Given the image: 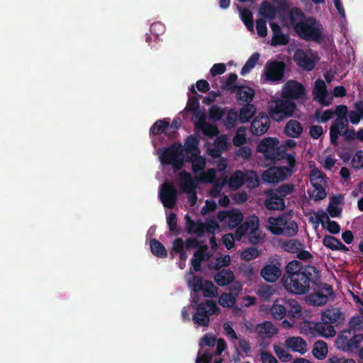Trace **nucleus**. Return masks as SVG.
<instances>
[{
  "instance_id": "nucleus-33",
  "label": "nucleus",
  "mask_w": 363,
  "mask_h": 363,
  "mask_svg": "<svg viewBox=\"0 0 363 363\" xmlns=\"http://www.w3.org/2000/svg\"><path fill=\"white\" fill-rule=\"evenodd\" d=\"M314 330L321 336L328 337L335 335V330L331 323L326 321L318 322L314 325Z\"/></svg>"
},
{
  "instance_id": "nucleus-56",
  "label": "nucleus",
  "mask_w": 363,
  "mask_h": 363,
  "mask_svg": "<svg viewBox=\"0 0 363 363\" xmlns=\"http://www.w3.org/2000/svg\"><path fill=\"white\" fill-rule=\"evenodd\" d=\"M340 240L334 236L326 235L323 237V245L331 250H336Z\"/></svg>"
},
{
  "instance_id": "nucleus-50",
  "label": "nucleus",
  "mask_w": 363,
  "mask_h": 363,
  "mask_svg": "<svg viewBox=\"0 0 363 363\" xmlns=\"http://www.w3.org/2000/svg\"><path fill=\"white\" fill-rule=\"evenodd\" d=\"M240 16L241 19L246 26L247 28L250 31H253L254 22L252 12L247 9H244L241 11Z\"/></svg>"
},
{
  "instance_id": "nucleus-31",
  "label": "nucleus",
  "mask_w": 363,
  "mask_h": 363,
  "mask_svg": "<svg viewBox=\"0 0 363 363\" xmlns=\"http://www.w3.org/2000/svg\"><path fill=\"white\" fill-rule=\"evenodd\" d=\"M184 160L191 163L192 171L197 173L203 170L206 166V159L199 155H186Z\"/></svg>"
},
{
  "instance_id": "nucleus-10",
  "label": "nucleus",
  "mask_w": 363,
  "mask_h": 363,
  "mask_svg": "<svg viewBox=\"0 0 363 363\" xmlns=\"http://www.w3.org/2000/svg\"><path fill=\"white\" fill-rule=\"evenodd\" d=\"M279 140L276 138H264L257 146V151L263 153L264 158L270 163L283 159V152L279 147Z\"/></svg>"
},
{
  "instance_id": "nucleus-36",
  "label": "nucleus",
  "mask_w": 363,
  "mask_h": 363,
  "mask_svg": "<svg viewBox=\"0 0 363 363\" xmlns=\"http://www.w3.org/2000/svg\"><path fill=\"white\" fill-rule=\"evenodd\" d=\"M169 123L166 119H159L155 122L150 128V133L154 135H159L162 133L169 135Z\"/></svg>"
},
{
  "instance_id": "nucleus-20",
  "label": "nucleus",
  "mask_w": 363,
  "mask_h": 363,
  "mask_svg": "<svg viewBox=\"0 0 363 363\" xmlns=\"http://www.w3.org/2000/svg\"><path fill=\"white\" fill-rule=\"evenodd\" d=\"M269 26L272 31V38L270 43L272 46L286 45L289 43V35L283 33L281 28L279 24L271 22Z\"/></svg>"
},
{
  "instance_id": "nucleus-37",
  "label": "nucleus",
  "mask_w": 363,
  "mask_h": 363,
  "mask_svg": "<svg viewBox=\"0 0 363 363\" xmlns=\"http://www.w3.org/2000/svg\"><path fill=\"white\" fill-rule=\"evenodd\" d=\"M256 111V107L254 104H247L240 111L239 120L241 123L249 122L254 116Z\"/></svg>"
},
{
  "instance_id": "nucleus-59",
  "label": "nucleus",
  "mask_w": 363,
  "mask_h": 363,
  "mask_svg": "<svg viewBox=\"0 0 363 363\" xmlns=\"http://www.w3.org/2000/svg\"><path fill=\"white\" fill-rule=\"evenodd\" d=\"M334 115L335 112H333V110L328 109L324 111L322 114H320L319 111H316L314 114V117L319 122L326 123L330 119H331Z\"/></svg>"
},
{
  "instance_id": "nucleus-53",
  "label": "nucleus",
  "mask_w": 363,
  "mask_h": 363,
  "mask_svg": "<svg viewBox=\"0 0 363 363\" xmlns=\"http://www.w3.org/2000/svg\"><path fill=\"white\" fill-rule=\"evenodd\" d=\"M169 230L173 235H178L179 230L177 228V218L174 213H171L167 219Z\"/></svg>"
},
{
  "instance_id": "nucleus-8",
  "label": "nucleus",
  "mask_w": 363,
  "mask_h": 363,
  "mask_svg": "<svg viewBox=\"0 0 363 363\" xmlns=\"http://www.w3.org/2000/svg\"><path fill=\"white\" fill-rule=\"evenodd\" d=\"M362 342L363 333L357 334L354 330L342 331L336 340L337 347L343 352L359 350Z\"/></svg>"
},
{
  "instance_id": "nucleus-52",
  "label": "nucleus",
  "mask_w": 363,
  "mask_h": 363,
  "mask_svg": "<svg viewBox=\"0 0 363 363\" xmlns=\"http://www.w3.org/2000/svg\"><path fill=\"white\" fill-rule=\"evenodd\" d=\"M200 128L203 133L209 138L216 136L219 133V130L216 125L207 123H201Z\"/></svg>"
},
{
  "instance_id": "nucleus-23",
  "label": "nucleus",
  "mask_w": 363,
  "mask_h": 363,
  "mask_svg": "<svg viewBox=\"0 0 363 363\" xmlns=\"http://www.w3.org/2000/svg\"><path fill=\"white\" fill-rule=\"evenodd\" d=\"M313 95L314 99L318 101L321 104L324 106L330 105V101L325 100L328 95L327 86L325 82L321 79H318L315 82Z\"/></svg>"
},
{
  "instance_id": "nucleus-2",
  "label": "nucleus",
  "mask_w": 363,
  "mask_h": 363,
  "mask_svg": "<svg viewBox=\"0 0 363 363\" xmlns=\"http://www.w3.org/2000/svg\"><path fill=\"white\" fill-rule=\"evenodd\" d=\"M247 234L248 241L252 245H258L264 240V235L259 229V218L255 215L249 216L242 224L237 228L235 239L241 240L242 237Z\"/></svg>"
},
{
  "instance_id": "nucleus-40",
  "label": "nucleus",
  "mask_w": 363,
  "mask_h": 363,
  "mask_svg": "<svg viewBox=\"0 0 363 363\" xmlns=\"http://www.w3.org/2000/svg\"><path fill=\"white\" fill-rule=\"evenodd\" d=\"M277 12V9L272 5L269 2L264 1L261 4L259 13L265 18L269 20H272L275 18Z\"/></svg>"
},
{
  "instance_id": "nucleus-9",
  "label": "nucleus",
  "mask_w": 363,
  "mask_h": 363,
  "mask_svg": "<svg viewBox=\"0 0 363 363\" xmlns=\"http://www.w3.org/2000/svg\"><path fill=\"white\" fill-rule=\"evenodd\" d=\"M296 109L294 101L284 98L275 100L269 110V115L275 121L280 122L286 118L292 117Z\"/></svg>"
},
{
  "instance_id": "nucleus-57",
  "label": "nucleus",
  "mask_w": 363,
  "mask_h": 363,
  "mask_svg": "<svg viewBox=\"0 0 363 363\" xmlns=\"http://www.w3.org/2000/svg\"><path fill=\"white\" fill-rule=\"evenodd\" d=\"M314 191L311 195V197L315 201H320L326 197V191L322 184H318V186H313Z\"/></svg>"
},
{
  "instance_id": "nucleus-46",
  "label": "nucleus",
  "mask_w": 363,
  "mask_h": 363,
  "mask_svg": "<svg viewBox=\"0 0 363 363\" xmlns=\"http://www.w3.org/2000/svg\"><path fill=\"white\" fill-rule=\"evenodd\" d=\"M201 292L204 297L214 298L218 295V289L211 281L206 280Z\"/></svg>"
},
{
  "instance_id": "nucleus-6",
  "label": "nucleus",
  "mask_w": 363,
  "mask_h": 363,
  "mask_svg": "<svg viewBox=\"0 0 363 363\" xmlns=\"http://www.w3.org/2000/svg\"><path fill=\"white\" fill-rule=\"evenodd\" d=\"M269 230L274 235L294 236L298 232V225L287 216L270 217L268 220Z\"/></svg>"
},
{
  "instance_id": "nucleus-5",
  "label": "nucleus",
  "mask_w": 363,
  "mask_h": 363,
  "mask_svg": "<svg viewBox=\"0 0 363 363\" xmlns=\"http://www.w3.org/2000/svg\"><path fill=\"white\" fill-rule=\"evenodd\" d=\"M294 29L300 38L306 41L320 42L322 39L320 25L313 18L309 17L299 21Z\"/></svg>"
},
{
  "instance_id": "nucleus-35",
  "label": "nucleus",
  "mask_w": 363,
  "mask_h": 363,
  "mask_svg": "<svg viewBox=\"0 0 363 363\" xmlns=\"http://www.w3.org/2000/svg\"><path fill=\"white\" fill-rule=\"evenodd\" d=\"M197 228L198 236L201 237L205 232L213 234L219 227L218 223L215 220H208L206 223L199 221Z\"/></svg>"
},
{
  "instance_id": "nucleus-54",
  "label": "nucleus",
  "mask_w": 363,
  "mask_h": 363,
  "mask_svg": "<svg viewBox=\"0 0 363 363\" xmlns=\"http://www.w3.org/2000/svg\"><path fill=\"white\" fill-rule=\"evenodd\" d=\"M274 352L281 362H287L292 359V355L279 345H274Z\"/></svg>"
},
{
  "instance_id": "nucleus-26",
  "label": "nucleus",
  "mask_w": 363,
  "mask_h": 363,
  "mask_svg": "<svg viewBox=\"0 0 363 363\" xmlns=\"http://www.w3.org/2000/svg\"><path fill=\"white\" fill-rule=\"evenodd\" d=\"M285 345L294 352L303 354L307 351V344L301 337H291L286 340Z\"/></svg>"
},
{
  "instance_id": "nucleus-44",
  "label": "nucleus",
  "mask_w": 363,
  "mask_h": 363,
  "mask_svg": "<svg viewBox=\"0 0 363 363\" xmlns=\"http://www.w3.org/2000/svg\"><path fill=\"white\" fill-rule=\"evenodd\" d=\"M310 182L312 186H318L325 182V174L317 168H314L310 173Z\"/></svg>"
},
{
  "instance_id": "nucleus-1",
  "label": "nucleus",
  "mask_w": 363,
  "mask_h": 363,
  "mask_svg": "<svg viewBox=\"0 0 363 363\" xmlns=\"http://www.w3.org/2000/svg\"><path fill=\"white\" fill-rule=\"evenodd\" d=\"M282 283L285 289L294 294L302 295L308 292L311 285H318L320 272L312 265H303L296 259L289 262L285 267Z\"/></svg>"
},
{
  "instance_id": "nucleus-64",
  "label": "nucleus",
  "mask_w": 363,
  "mask_h": 363,
  "mask_svg": "<svg viewBox=\"0 0 363 363\" xmlns=\"http://www.w3.org/2000/svg\"><path fill=\"white\" fill-rule=\"evenodd\" d=\"M216 171L213 168L208 169L201 176V181L205 183L213 184L215 182Z\"/></svg>"
},
{
  "instance_id": "nucleus-63",
  "label": "nucleus",
  "mask_w": 363,
  "mask_h": 363,
  "mask_svg": "<svg viewBox=\"0 0 363 363\" xmlns=\"http://www.w3.org/2000/svg\"><path fill=\"white\" fill-rule=\"evenodd\" d=\"M338 132L340 133L339 136H344L347 141L353 140L356 137L354 129L353 128H349V126L347 128H339Z\"/></svg>"
},
{
  "instance_id": "nucleus-43",
  "label": "nucleus",
  "mask_w": 363,
  "mask_h": 363,
  "mask_svg": "<svg viewBox=\"0 0 363 363\" xmlns=\"http://www.w3.org/2000/svg\"><path fill=\"white\" fill-rule=\"evenodd\" d=\"M260 55L259 52H254L247 60L244 66L242 67L240 74L244 76L249 73L250 70L254 68L259 59Z\"/></svg>"
},
{
  "instance_id": "nucleus-60",
  "label": "nucleus",
  "mask_w": 363,
  "mask_h": 363,
  "mask_svg": "<svg viewBox=\"0 0 363 363\" xmlns=\"http://www.w3.org/2000/svg\"><path fill=\"white\" fill-rule=\"evenodd\" d=\"M303 16V13L300 9L294 7L291 9L289 13V18L291 25L293 28H294L295 25L299 22L298 20L301 19Z\"/></svg>"
},
{
  "instance_id": "nucleus-39",
  "label": "nucleus",
  "mask_w": 363,
  "mask_h": 363,
  "mask_svg": "<svg viewBox=\"0 0 363 363\" xmlns=\"http://www.w3.org/2000/svg\"><path fill=\"white\" fill-rule=\"evenodd\" d=\"M354 108L356 111H350L349 112V118L351 123L357 125L360 119L363 118V102L358 101L354 104Z\"/></svg>"
},
{
  "instance_id": "nucleus-18",
  "label": "nucleus",
  "mask_w": 363,
  "mask_h": 363,
  "mask_svg": "<svg viewBox=\"0 0 363 363\" xmlns=\"http://www.w3.org/2000/svg\"><path fill=\"white\" fill-rule=\"evenodd\" d=\"M269 116L261 112L252 121L250 131L252 135H262L269 130Z\"/></svg>"
},
{
  "instance_id": "nucleus-41",
  "label": "nucleus",
  "mask_w": 363,
  "mask_h": 363,
  "mask_svg": "<svg viewBox=\"0 0 363 363\" xmlns=\"http://www.w3.org/2000/svg\"><path fill=\"white\" fill-rule=\"evenodd\" d=\"M282 247L285 252L297 254L300 250L304 248V245L298 240H289L283 243Z\"/></svg>"
},
{
  "instance_id": "nucleus-62",
  "label": "nucleus",
  "mask_w": 363,
  "mask_h": 363,
  "mask_svg": "<svg viewBox=\"0 0 363 363\" xmlns=\"http://www.w3.org/2000/svg\"><path fill=\"white\" fill-rule=\"evenodd\" d=\"M322 217L325 218L328 220L327 230L330 233L336 235L340 233V226L337 222L335 220H330L328 215L325 212L322 213Z\"/></svg>"
},
{
  "instance_id": "nucleus-15",
  "label": "nucleus",
  "mask_w": 363,
  "mask_h": 363,
  "mask_svg": "<svg viewBox=\"0 0 363 363\" xmlns=\"http://www.w3.org/2000/svg\"><path fill=\"white\" fill-rule=\"evenodd\" d=\"M292 172L285 166L269 167L262 174V179L267 183H278L291 177Z\"/></svg>"
},
{
  "instance_id": "nucleus-11",
  "label": "nucleus",
  "mask_w": 363,
  "mask_h": 363,
  "mask_svg": "<svg viewBox=\"0 0 363 363\" xmlns=\"http://www.w3.org/2000/svg\"><path fill=\"white\" fill-rule=\"evenodd\" d=\"M333 112H335L337 118L332 123L330 128V143L335 147L338 145L337 140L340 134L338 128L348 127L349 120L347 116L348 108L345 105H338Z\"/></svg>"
},
{
  "instance_id": "nucleus-38",
  "label": "nucleus",
  "mask_w": 363,
  "mask_h": 363,
  "mask_svg": "<svg viewBox=\"0 0 363 363\" xmlns=\"http://www.w3.org/2000/svg\"><path fill=\"white\" fill-rule=\"evenodd\" d=\"M151 252L157 257L164 258L167 256V251L165 247L155 238L150 241Z\"/></svg>"
},
{
  "instance_id": "nucleus-27",
  "label": "nucleus",
  "mask_w": 363,
  "mask_h": 363,
  "mask_svg": "<svg viewBox=\"0 0 363 363\" xmlns=\"http://www.w3.org/2000/svg\"><path fill=\"white\" fill-rule=\"evenodd\" d=\"M189 90L194 95V96L189 98L186 109L192 112L194 115L197 116L201 112L199 98H201L202 96L197 93L193 85Z\"/></svg>"
},
{
  "instance_id": "nucleus-19",
  "label": "nucleus",
  "mask_w": 363,
  "mask_h": 363,
  "mask_svg": "<svg viewBox=\"0 0 363 363\" xmlns=\"http://www.w3.org/2000/svg\"><path fill=\"white\" fill-rule=\"evenodd\" d=\"M264 195V205L268 210L281 211L285 208L284 199L277 195L273 189L265 191Z\"/></svg>"
},
{
  "instance_id": "nucleus-28",
  "label": "nucleus",
  "mask_w": 363,
  "mask_h": 363,
  "mask_svg": "<svg viewBox=\"0 0 363 363\" xmlns=\"http://www.w3.org/2000/svg\"><path fill=\"white\" fill-rule=\"evenodd\" d=\"M199 139L193 135H189L185 140L184 152L186 153V155H199L200 154V150L199 148Z\"/></svg>"
},
{
  "instance_id": "nucleus-51",
  "label": "nucleus",
  "mask_w": 363,
  "mask_h": 363,
  "mask_svg": "<svg viewBox=\"0 0 363 363\" xmlns=\"http://www.w3.org/2000/svg\"><path fill=\"white\" fill-rule=\"evenodd\" d=\"M260 253L257 247H250L241 252L240 257L242 260L250 261L258 257Z\"/></svg>"
},
{
  "instance_id": "nucleus-17",
  "label": "nucleus",
  "mask_w": 363,
  "mask_h": 363,
  "mask_svg": "<svg viewBox=\"0 0 363 363\" xmlns=\"http://www.w3.org/2000/svg\"><path fill=\"white\" fill-rule=\"evenodd\" d=\"M294 59L296 65L306 71L314 69L318 57L313 54H308L302 49L296 50Z\"/></svg>"
},
{
  "instance_id": "nucleus-3",
  "label": "nucleus",
  "mask_w": 363,
  "mask_h": 363,
  "mask_svg": "<svg viewBox=\"0 0 363 363\" xmlns=\"http://www.w3.org/2000/svg\"><path fill=\"white\" fill-rule=\"evenodd\" d=\"M193 308L195 313L192 316L193 322L199 326L207 327L210 323V316L220 311L217 303L213 300H205L199 303L197 295L192 296Z\"/></svg>"
},
{
  "instance_id": "nucleus-55",
  "label": "nucleus",
  "mask_w": 363,
  "mask_h": 363,
  "mask_svg": "<svg viewBox=\"0 0 363 363\" xmlns=\"http://www.w3.org/2000/svg\"><path fill=\"white\" fill-rule=\"evenodd\" d=\"M238 118L239 116L238 113L234 109H230L225 117V125L228 128H232L235 127Z\"/></svg>"
},
{
  "instance_id": "nucleus-24",
  "label": "nucleus",
  "mask_w": 363,
  "mask_h": 363,
  "mask_svg": "<svg viewBox=\"0 0 363 363\" xmlns=\"http://www.w3.org/2000/svg\"><path fill=\"white\" fill-rule=\"evenodd\" d=\"M345 320V315L340 309L332 308L324 311L321 314V320L326 321L336 325L342 323Z\"/></svg>"
},
{
  "instance_id": "nucleus-7",
  "label": "nucleus",
  "mask_w": 363,
  "mask_h": 363,
  "mask_svg": "<svg viewBox=\"0 0 363 363\" xmlns=\"http://www.w3.org/2000/svg\"><path fill=\"white\" fill-rule=\"evenodd\" d=\"M160 158L162 164H171L175 170H179L185 159L184 149L181 144H172L162 150Z\"/></svg>"
},
{
  "instance_id": "nucleus-29",
  "label": "nucleus",
  "mask_w": 363,
  "mask_h": 363,
  "mask_svg": "<svg viewBox=\"0 0 363 363\" xmlns=\"http://www.w3.org/2000/svg\"><path fill=\"white\" fill-rule=\"evenodd\" d=\"M235 279L233 272L230 269H222L214 276V281L220 286H225Z\"/></svg>"
},
{
  "instance_id": "nucleus-49",
  "label": "nucleus",
  "mask_w": 363,
  "mask_h": 363,
  "mask_svg": "<svg viewBox=\"0 0 363 363\" xmlns=\"http://www.w3.org/2000/svg\"><path fill=\"white\" fill-rule=\"evenodd\" d=\"M219 304L225 308H232L236 303L235 298L230 293H223L218 298Z\"/></svg>"
},
{
  "instance_id": "nucleus-32",
  "label": "nucleus",
  "mask_w": 363,
  "mask_h": 363,
  "mask_svg": "<svg viewBox=\"0 0 363 363\" xmlns=\"http://www.w3.org/2000/svg\"><path fill=\"white\" fill-rule=\"evenodd\" d=\"M247 180L248 178L244 172L241 170H236L231 174L228 184L230 188L237 189L240 188Z\"/></svg>"
},
{
  "instance_id": "nucleus-12",
  "label": "nucleus",
  "mask_w": 363,
  "mask_h": 363,
  "mask_svg": "<svg viewBox=\"0 0 363 363\" xmlns=\"http://www.w3.org/2000/svg\"><path fill=\"white\" fill-rule=\"evenodd\" d=\"M286 63L284 61L269 60L264 67L266 80L270 82H281L284 77Z\"/></svg>"
},
{
  "instance_id": "nucleus-30",
  "label": "nucleus",
  "mask_w": 363,
  "mask_h": 363,
  "mask_svg": "<svg viewBox=\"0 0 363 363\" xmlns=\"http://www.w3.org/2000/svg\"><path fill=\"white\" fill-rule=\"evenodd\" d=\"M235 92H236L238 101H242L247 104H250L255 96V90L248 86L241 85Z\"/></svg>"
},
{
  "instance_id": "nucleus-48",
  "label": "nucleus",
  "mask_w": 363,
  "mask_h": 363,
  "mask_svg": "<svg viewBox=\"0 0 363 363\" xmlns=\"http://www.w3.org/2000/svg\"><path fill=\"white\" fill-rule=\"evenodd\" d=\"M188 284L194 293H199L203 290L204 282L202 277L193 275L191 279H189Z\"/></svg>"
},
{
  "instance_id": "nucleus-34",
  "label": "nucleus",
  "mask_w": 363,
  "mask_h": 363,
  "mask_svg": "<svg viewBox=\"0 0 363 363\" xmlns=\"http://www.w3.org/2000/svg\"><path fill=\"white\" fill-rule=\"evenodd\" d=\"M257 333L264 337H271L277 333V328L269 321H264L256 327Z\"/></svg>"
},
{
  "instance_id": "nucleus-61",
  "label": "nucleus",
  "mask_w": 363,
  "mask_h": 363,
  "mask_svg": "<svg viewBox=\"0 0 363 363\" xmlns=\"http://www.w3.org/2000/svg\"><path fill=\"white\" fill-rule=\"evenodd\" d=\"M209 117L213 121H218L222 118L224 115L223 110L218 106H213L209 108Z\"/></svg>"
},
{
  "instance_id": "nucleus-45",
  "label": "nucleus",
  "mask_w": 363,
  "mask_h": 363,
  "mask_svg": "<svg viewBox=\"0 0 363 363\" xmlns=\"http://www.w3.org/2000/svg\"><path fill=\"white\" fill-rule=\"evenodd\" d=\"M237 79L238 75L235 73H230L225 81L222 84L221 89L223 90L235 92L236 89L239 86L235 84Z\"/></svg>"
},
{
  "instance_id": "nucleus-42",
  "label": "nucleus",
  "mask_w": 363,
  "mask_h": 363,
  "mask_svg": "<svg viewBox=\"0 0 363 363\" xmlns=\"http://www.w3.org/2000/svg\"><path fill=\"white\" fill-rule=\"evenodd\" d=\"M312 352L315 358L320 360L325 359L328 354L327 343L323 340L317 341L314 345Z\"/></svg>"
},
{
  "instance_id": "nucleus-58",
  "label": "nucleus",
  "mask_w": 363,
  "mask_h": 363,
  "mask_svg": "<svg viewBox=\"0 0 363 363\" xmlns=\"http://www.w3.org/2000/svg\"><path fill=\"white\" fill-rule=\"evenodd\" d=\"M294 186L292 184H284L277 189H273V191H275L277 195L284 199L287 194H291L294 191Z\"/></svg>"
},
{
  "instance_id": "nucleus-25",
  "label": "nucleus",
  "mask_w": 363,
  "mask_h": 363,
  "mask_svg": "<svg viewBox=\"0 0 363 363\" xmlns=\"http://www.w3.org/2000/svg\"><path fill=\"white\" fill-rule=\"evenodd\" d=\"M303 130L302 125L295 119L289 120L285 125L284 133L291 138H298Z\"/></svg>"
},
{
  "instance_id": "nucleus-16",
  "label": "nucleus",
  "mask_w": 363,
  "mask_h": 363,
  "mask_svg": "<svg viewBox=\"0 0 363 363\" xmlns=\"http://www.w3.org/2000/svg\"><path fill=\"white\" fill-rule=\"evenodd\" d=\"M282 96L291 101L303 99L306 98V89L303 84L296 81H289L285 85Z\"/></svg>"
},
{
  "instance_id": "nucleus-14",
  "label": "nucleus",
  "mask_w": 363,
  "mask_h": 363,
  "mask_svg": "<svg viewBox=\"0 0 363 363\" xmlns=\"http://www.w3.org/2000/svg\"><path fill=\"white\" fill-rule=\"evenodd\" d=\"M178 191L174 185L170 182H164L161 187L160 198L165 208H173L177 201Z\"/></svg>"
},
{
  "instance_id": "nucleus-4",
  "label": "nucleus",
  "mask_w": 363,
  "mask_h": 363,
  "mask_svg": "<svg viewBox=\"0 0 363 363\" xmlns=\"http://www.w3.org/2000/svg\"><path fill=\"white\" fill-rule=\"evenodd\" d=\"M273 318L281 320L287 317L290 320H294L301 313V307L295 299H281L274 301L269 309Z\"/></svg>"
},
{
  "instance_id": "nucleus-13",
  "label": "nucleus",
  "mask_w": 363,
  "mask_h": 363,
  "mask_svg": "<svg viewBox=\"0 0 363 363\" xmlns=\"http://www.w3.org/2000/svg\"><path fill=\"white\" fill-rule=\"evenodd\" d=\"M315 286V292L309 296V302L313 306H323L328 302V297L334 294L333 286L325 283H318Z\"/></svg>"
},
{
  "instance_id": "nucleus-21",
  "label": "nucleus",
  "mask_w": 363,
  "mask_h": 363,
  "mask_svg": "<svg viewBox=\"0 0 363 363\" xmlns=\"http://www.w3.org/2000/svg\"><path fill=\"white\" fill-rule=\"evenodd\" d=\"M180 189L184 193L194 191L198 185V179L193 178L189 172L182 170L179 173Z\"/></svg>"
},
{
  "instance_id": "nucleus-47",
  "label": "nucleus",
  "mask_w": 363,
  "mask_h": 363,
  "mask_svg": "<svg viewBox=\"0 0 363 363\" xmlns=\"http://www.w3.org/2000/svg\"><path fill=\"white\" fill-rule=\"evenodd\" d=\"M242 220H243V215L241 212H240L238 211L232 210L227 224H228V227L230 229H232L235 227L240 226L239 225L241 223Z\"/></svg>"
},
{
  "instance_id": "nucleus-22",
  "label": "nucleus",
  "mask_w": 363,
  "mask_h": 363,
  "mask_svg": "<svg viewBox=\"0 0 363 363\" xmlns=\"http://www.w3.org/2000/svg\"><path fill=\"white\" fill-rule=\"evenodd\" d=\"M277 264L278 266L276 264H266L261 269L260 274L266 281L273 283L277 281L278 279L281 277V264L279 262H277Z\"/></svg>"
}]
</instances>
